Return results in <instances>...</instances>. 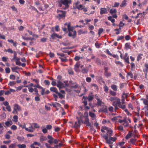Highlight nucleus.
<instances>
[{"label":"nucleus","mask_w":148,"mask_h":148,"mask_svg":"<svg viewBox=\"0 0 148 148\" xmlns=\"http://www.w3.org/2000/svg\"><path fill=\"white\" fill-rule=\"evenodd\" d=\"M58 3L59 7H62V9L66 10L69 7V4L71 3V0H60Z\"/></svg>","instance_id":"1"},{"label":"nucleus","mask_w":148,"mask_h":148,"mask_svg":"<svg viewBox=\"0 0 148 148\" xmlns=\"http://www.w3.org/2000/svg\"><path fill=\"white\" fill-rule=\"evenodd\" d=\"M116 100V101L113 102V106H117L123 109H125L126 108V106L125 105H122L121 104V102L120 99L118 98H117Z\"/></svg>","instance_id":"2"},{"label":"nucleus","mask_w":148,"mask_h":148,"mask_svg":"<svg viewBox=\"0 0 148 148\" xmlns=\"http://www.w3.org/2000/svg\"><path fill=\"white\" fill-rule=\"evenodd\" d=\"M57 12L58 13H60L58 14L57 16V18H58V17H60L59 18V19H60L63 18H64L66 16V12L62 10H57Z\"/></svg>","instance_id":"3"},{"label":"nucleus","mask_w":148,"mask_h":148,"mask_svg":"<svg viewBox=\"0 0 148 148\" xmlns=\"http://www.w3.org/2000/svg\"><path fill=\"white\" fill-rule=\"evenodd\" d=\"M57 82V86L59 88V90H60L61 88L65 87L64 84L60 81H58Z\"/></svg>","instance_id":"4"},{"label":"nucleus","mask_w":148,"mask_h":148,"mask_svg":"<svg viewBox=\"0 0 148 148\" xmlns=\"http://www.w3.org/2000/svg\"><path fill=\"white\" fill-rule=\"evenodd\" d=\"M108 134L107 135H104L102 137H103L106 141V143L109 145H111L113 143V142L109 139H108Z\"/></svg>","instance_id":"5"},{"label":"nucleus","mask_w":148,"mask_h":148,"mask_svg":"<svg viewBox=\"0 0 148 148\" xmlns=\"http://www.w3.org/2000/svg\"><path fill=\"white\" fill-rule=\"evenodd\" d=\"M73 34H72L70 32H69L68 33V36L70 37H72L73 39L75 38L76 36V32L74 30Z\"/></svg>","instance_id":"6"},{"label":"nucleus","mask_w":148,"mask_h":148,"mask_svg":"<svg viewBox=\"0 0 148 148\" xmlns=\"http://www.w3.org/2000/svg\"><path fill=\"white\" fill-rule=\"evenodd\" d=\"M108 111L107 108L106 106H104L101 108L100 109L99 111V112H107Z\"/></svg>","instance_id":"7"},{"label":"nucleus","mask_w":148,"mask_h":148,"mask_svg":"<svg viewBox=\"0 0 148 148\" xmlns=\"http://www.w3.org/2000/svg\"><path fill=\"white\" fill-rule=\"evenodd\" d=\"M51 37L53 39H54L55 37H57L59 38H61L62 37L61 36H59L56 33L52 34L51 35Z\"/></svg>","instance_id":"8"},{"label":"nucleus","mask_w":148,"mask_h":148,"mask_svg":"<svg viewBox=\"0 0 148 148\" xmlns=\"http://www.w3.org/2000/svg\"><path fill=\"white\" fill-rule=\"evenodd\" d=\"M47 138L48 139H49V140H48V143H49L50 144L53 143V141L54 140V139L51 136L48 135L47 136Z\"/></svg>","instance_id":"9"},{"label":"nucleus","mask_w":148,"mask_h":148,"mask_svg":"<svg viewBox=\"0 0 148 148\" xmlns=\"http://www.w3.org/2000/svg\"><path fill=\"white\" fill-rule=\"evenodd\" d=\"M67 28L68 29V31L69 32H70V31H71L73 32H74V31L73 30V27H71V23H69L67 26Z\"/></svg>","instance_id":"10"},{"label":"nucleus","mask_w":148,"mask_h":148,"mask_svg":"<svg viewBox=\"0 0 148 148\" xmlns=\"http://www.w3.org/2000/svg\"><path fill=\"white\" fill-rule=\"evenodd\" d=\"M50 93V91L47 90L45 92V89L44 88L43 90H42L41 91V94L42 95H47Z\"/></svg>","instance_id":"11"},{"label":"nucleus","mask_w":148,"mask_h":148,"mask_svg":"<svg viewBox=\"0 0 148 148\" xmlns=\"http://www.w3.org/2000/svg\"><path fill=\"white\" fill-rule=\"evenodd\" d=\"M83 98L85 99V100L86 99H88L89 101L92 100L94 98L93 95L89 96L88 97H85L84 96Z\"/></svg>","instance_id":"12"},{"label":"nucleus","mask_w":148,"mask_h":148,"mask_svg":"<svg viewBox=\"0 0 148 148\" xmlns=\"http://www.w3.org/2000/svg\"><path fill=\"white\" fill-rule=\"evenodd\" d=\"M50 90L51 91L57 93H58V90L56 87H52L50 88Z\"/></svg>","instance_id":"13"},{"label":"nucleus","mask_w":148,"mask_h":148,"mask_svg":"<svg viewBox=\"0 0 148 148\" xmlns=\"http://www.w3.org/2000/svg\"><path fill=\"white\" fill-rule=\"evenodd\" d=\"M107 131L108 134H106V135H107V134H108V135L109 134V137H110V136H111L112 133L113 132L112 130L111 129H110L109 130H107Z\"/></svg>","instance_id":"14"},{"label":"nucleus","mask_w":148,"mask_h":148,"mask_svg":"<svg viewBox=\"0 0 148 148\" xmlns=\"http://www.w3.org/2000/svg\"><path fill=\"white\" fill-rule=\"evenodd\" d=\"M89 70V69L88 67H86L82 69V72L83 73H87Z\"/></svg>","instance_id":"15"},{"label":"nucleus","mask_w":148,"mask_h":148,"mask_svg":"<svg viewBox=\"0 0 148 148\" xmlns=\"http://www.w3.org/2000/svg\"><path fill=\"white\" fill-rule=\"evenodd\" d=\"M47 140V138L46 136H41L40 138V142H42L43 141L46 140Z\"/></svg>","instance_id":"16"},{"label":"nucleus","mask_w":148,"mask_h":148,"mask_svg":"<svg viewBox=\"0 0 148 148\" xmlns=\"http://www.w3.org/2000/svg\"><path fill=\"white\" fill-rule=\"evenodd\" d=\"M107 12V10L106 8H101L100 9V13L101 14H105Z\"/></svg>","instance_id":"17"},{"label":"nucleus","mask_w":148,"mask_h":148,"mask_svg":"<svg viewBox=\"0 0 148 148\" xmlns=\"http://www.w3.org/2000/svg\"><path fill=\"white\" fill-rule=\"evenodd\" d=\"M132 135L133 134L132 133H130V132H129L128 134L125 136L126 139H128L129 138H130Z\"/></svg>","instance_id":"18"},{"label":"nucleus","mask_w":148,"mask_h":148,"mask_svg":"<svg viewBox=\"0 0 148 148\" xmlns=\"http://www.w3.org/2000/svg\"><path fill=\"white\" fill-rule=\"evenodd\" d=\"M141 100H143V103L146 106H148V100L143 98H142Z\"/></svg>","instance_id":"19"},{"label":"nucleus","mask_w":148,"mask_h":148,"mask_svg":"<svg viewBox=\"0 0 148 148\" xmlns=\"http://www.w3.org/2000/svg\"><path fill=\"white\" fill-rule=\"evenodd\" d=\"M97 99V105L98 106H101L102 104H104V103L101 101L99 99Z\"/></svg>","instance_id":"20"},{"label":"nucleus","mask_w":148,"mask_h":148,"mask_svg":"<svg viewBox=\"0 0 148 148\" xmlns=\"http://www.w3.org/2000/svg\"><path fill=\"white\" fill-rule=\"evenodd\" d=\"M111 88L114 91H116L117 90V86L113 84L111 86Z\"/></svg>","instance_id":"21"},{"label":"nucleus","mask_w":148,"mask_h":148,"mask_svg":"<svg viewBox=\"0 0 148 148\" xmlns=\"http://www.w3.org/2000/svg\"><path fill=\"white\" fill-rule=\"evenodd\" d=\"M127 1L126 0H124L121 4L120 5V6L121 7H123L126 6L127 3L126 2Z\"/></svg>","instance_id":"22"},{"label":"nucleus","mask_w":148,"mask_h":148,"mask_svg":"<svg viewBox=\"0 0 148 148\" xmlns=\"http://www.w3.org/2000/svg\"><path fill=\"white\" fill-rule=\"evenodd\" d=\"M17 146L19 148H26V145L25 144L22 145L18 144V145Z\"/></svg>","instance_id":"23"},{"label":"nucleus","mask_w":148,"mask_h":148,"mask_svg":"<svg viewBox=\"0 0 148 148\" xmlns=\"http://www.w3.org/2000/svg\"><path fill=\"white\" fill-rule=\"evenodd\" d=\"M59 58L61 59L62 62H66L68 61V60L66 58V57L63 58L59 57Z\"/></svg>","instance_id":"24"},{"label":"nucleus","mask_w":148,"mask_h":148,"mask_svg":"<svg viewBox=\"0 0 148 148\" xmlns=\"http://www.w3.org/2000/svg\"><path fill=\"white\" fill-rule=\"evenodd\" d=\"M29 86H19L17 88L16 91L21 90L22 88L23 87H28Z\"/></svg>","instance_id":"25"},{"label":"nucleus","mask_w":148,"mask_h":148,"mask_svg":"<svg viewBox=\"0 0 148 148\" xmlns=\"http://www.w3.org/2000/svg\"><path fill=\"white\" fill-rule=\"evenodd\" d=\"M108 20L111 21V22L113 23L115 21V20L114 18H112V16H109L108 18Z\"/></svg>","instance_id":"26"},{"label":"nucleus","mask_w":148,"mask_h":148,"mask_svg":"<svg viewBox=\"0 0 148 148\" xmlns=\"http://www.w3.org/2000/svg\"><path fill=\"white\" fill-rule=\"evenodd\" d=\"M56 94H58V95L59 96V98L61 99H62V98H64V96L58 92V93Z\"/></svg>","instance_id":"27"},{"label":"nucleus","mask_w":148,"mask_h":148,"mask_svg":"<svg viewBox=\"0 0 148 148\" xmlns=\"http://www.w3.org/2000/svg\"><path fill=\"white\" fill-rule=\"evenodd\" d=\"M117 12V10L116 9H114V10H112L111 9L110 10V13L111 14H114V13H116Z\"/></svg>","instance_id":"28"},{"label":"nucleus","mask_w":148,"mask_h":148,"mask_svg":"<svg viewBox=\"0 0 148 148\" xmlns=\"http://www.w3.org/2000/svg\"><path fill=\"white\" fill-rule=\"evenodd\" d=\"M16 138L19 141H21L23 140L24 139V138L23 137H21L18 136H17Z\"/></svg>","instance_id":"29"},{"label":"nucleus","mask_w":148,"mask_h":148,"mask_svg":"<svg viewBox=\"0 0 148 148\" xmlns=\"http://www.w3.org/2000/svg\"><path fill=\"white\" fill-rule=\"evenodd\" d=\"M16 84V82L15 81H12V82H10V83H9L8 85H10L11 86H12L14 85H15Z\"/></svg>","instance_id":"30"},{"label":"nucleus","mask_w":148,"mask_h":148,"mask_svg":"<svg viewBox=\"0 0 148 148\" xmlns=\"http://www.w3.org/2000/svg\"><path fill=\"white\" fill-rule=\"evenodd\" d=\"M14 107H16V109H17L18 111H20L21 110V108L20 106L17 104H15L14 105Z\"/></svg>","instance_id":"31"},{"label":"nucleus","mask_w":148,"mask_h":148,"mask_svg":"<svg viewBox=\"0 0 148 148\" xmlns=\"http://www.w3.org/2000/svg\"><path fill=\"white\" fill-rule=\"evenodd\" d=\"M80 124L77 123V122H75V124L74 126V127L78 128L80 127Z\"/></svg>","instance_id":"32"},{"label":"nucleus","mask_w":148,"mask_h":148,"mask_svg":"<svg viewBox=\"0 0 148 148\" xmlns=\"http://www.w3.org/2000/svg\"><path fill=\"white\" fill-rule=\"evenodd\" d=\"M109 139L111 141L114 142L116 140L117 138L116 137H113L111 136H110V137Z\"/></svg>","instance_id":"33"},{"label":"nucleus","mask_w":148,"mask_h":148,"mask_svg":"<svg viewBox=\"0 0 148 148\" xmlns=\"http://www.w3.org/2000/svg\"><path fill=\"white\" fill-rule=\"evenodd\" d=\"M47 38H46L43 37L41 38L40 40V41L41 42H45L47 41Z\"/></svg>","instance_id":"34"},{"label":"nucleus","mask_w":148,"mask_h":148,"mask_svg":"<svg viewBox=\"0 0 148 148\" xmlns=\"http://www.w3.org/2000/svg\"><path fill=\"white\" fill-rule=\"evenodd\" d=\"M110 94L113 96H115L116 95V94L115 92L112 91L111 90H110Z\"/></svg>","instance_id":"35"},{"label":"nucleus","mask_w":148,"mask_h":148,"mask_svg":"<svg viewBox=\"0 0 148 148\" xmlns=\"http://www.w3.org/2000/svg\"><path fill=\"white\" fill-rule=\"evenodd\" d=\"M32 124L34 125V128H40V126L38 125L37 123H33Z\"/></svg>","instance_id":"36"},{"label":"nucleus","mask_w":148,"mask_h":148,"mask_svg":"<svg viewBox=\"0 0 148 148\" xmlns=\"http://www.w3.org/2000/svg\"><path fill=\"white\" fill-rule=\"evenodd\" d=\"M136 140V139L132 138L130 140V142L132 144L134 145Z\"/></svg>","instance_id":"37"},{"label":"nucleus","mask_w":148,"mask_h":148,"mask_svg":"<svg viewBox=\"0 0 148 148\" xmlns=\"http://www.w3.org/2000/svg\"><path fill=\"white\" fill-rule=\"evenodd\" d=\"M125 47L126 49H130L131 47L130 44L128 43H127L125 44Z\"/></svg>","instance_id":"38"},{"label":"nucleus","mask_w":148,"mask_h":148,"mask_svg":"<svg viewBox=\"0 0 148 148\" xmlns=\"http://www.w3.org/2000/svg\"><path fill=\"white\" fill-rule=\"evenodd\" d=\"M127 74V76H130L131 78H133V74L131 71H130Z\"/></svg>","instance_id":"39"},{"label":"nucleus","mask_w":148,"mask_h":148,"mask_svg":"<svg viewBox=\"0 0 148 148\" xmlns=\"http://www.w3.org/2000/svg\"><path fill=\"white\" fill-rule=\"evenodd\" d=\"M96 62L97 64L100 65H101L100 60L99 58H97L96 59Z\"/></svg>","instance_id":"40"},{"label":"nucleus","mask_w":148,"mask_h":148,"mask_svg":"<svg viewBox=\"0 0 148 148\" xmlns=\"http://www.w3.org/2000/svg\"><path fill=\"white\" fill-rule=\"evenodd\" d=\"M44 83L45 85H49L50 84V82L48 80H45L44 81Z\"/></svg>","instance_id":"41"},{"label":"nucleus","mask_w":148,"mask_h":148,"mask_svg":"<svg viewBox=\"0 0 148 148\" xmlns=\"http://www.w3.org/2000/svg\"><path fill=\"white\" fill-rule=\"evenodd\" d=\"M103 31V28H100L98 30V34L100 35Z\"/></svg>","instance_id":"42"},{"label":"nucleus","mask_w":148,"mask_h":148,"mask_svg":"<svg viewBox=\"0 0 148 148\" xmlns=\"http://www.w3.org/2000/svg\"><path fill=\"white\" fill-rule=\"evenodd\" d=\"M89 114L90 116L92 118H94L95 116V114L91 112H89Z\"/></svg>","instance_id":"43"},{"label":"nucleus","mask_w":148,"mask_h":148,"mask_svg":"<svg viewBox=\"0 0 148 148\" xmlns=\"http://www.w3.org/2000/svg\"><path fill=\"white\" fill-rule=\"evenodd\" d=\"M119 117L121 118V117L120 116H115V117H114L113 118H112L111 119V120L113 121H115L117 120V118Z\"/></svg>","instance_id":"44"},{"label":"nucleus","mask_w":148,"mask_h":148,"mask_svg":"<svg viewBox=\"0 0 148 148\" xmlns=\"http://www.w3.org/2000/svg\"><path fill=\"white\" fill-rule=\"evenodd\" d=\"M89 122V119L88 118L86 117L85 118L84 122H83V123H84L85 124L86 123H88Z\"/></svg>","instance_id":"45"},{"label":"nucleus","mask_w":148,"mask_h":148,"mask_svg":"<svg viewBox=\"0 0 148 148\" xmlns=\"http://www.w3.org/2000/svg\"><path fill=\"white\" fill-rule=\"evenodd\" d=\"M143 55L142 54H140L139 55H138L137 58V60L138 61H139L142 58V57H141V56Z\"/></svg>","instance_id":"46"},{"label":"nucleus","mask_w":148,"mask_h":148,"mask_svg":"<svg viewBox=\"0 0 148 148\" xmlns=\"http://www.w3.org/2000/svg\"><path fill=\"white\" fill-rule=\"evenodd\" d=\"M74 69L75 71H76V72H79L80 71L79 68L78 67H77L75 66H74Z\"/></svg>","instance_id":"47"},{"label":"nucleus","mask_w":148,"mask_h":148,"mask_svg":"<svg viewBox=\"0 0 148 148\" xmlns=\"http://www.w3.org/2000/svg\"><path fill=\"white\" fill-rule=\"evenodd\" d=\"M52 127V126L51 125H48L46 126V128L47 129L50 130L51 129Z\"/></svg>","instance_id":"48"},{"label":"nucleus","mask_w":148,"mask_h":148,"mask_svg":"<svg viewBox=\"0 0 148 148\" xmlns=\"http://www.w3.org/2000/svg\"><path fill=\"white\" fill-rule=\"evenodd\" d=\"M15 145L14 144H12L10 145L9 146V148H15Z\"/></svg>","instance_id":"49"},{"label":"nucleus","mask_w":148,"mask_h":148,"mask_svg":"<svg viewBox=\"0 0 148 148\" xmlns=\"http://www.w3.org/2000/svg\"><path fill=\"white\" fill-rule=\"evenodd\" d=\"M11 69L13 71H14V70H15L19 69V68L18 66H16L14 67H11Z\"/></svg>","instance_id":"50"},{"label":"nucleus","mask_w":148,"mask_h":148,"mask_svg":"<svg viewBox=\"0 0 148 148\" xmlns=\"http://www.w3.org/2000/svg\"><path fill=\"white\" fill-rule=\"evenodd\" d=\"M10 78L13 80H15V76L13 75H11L10 76Z\"/></svg>","instance_id":"51"},{"label":"nucleus","mask_w":148,"mask_h":148,"mask_svg":"<svg viewBox=\"0 0 148 148\" xmlns=\"http://www.w3.org/2000/svg\"><path fill=\"white\" fill-rule=\"evenodd\" d=\"M5 72L7 73H9L10 72V69L9 68H6L5 69Z\"/></svg>","instance_id":"52"},{"label":"nucleus","mask_w":148,"mask_h":148,"mask_svg":"<svg viewBox=\"0 0 148 148\" xmlns=\"http://www.w3.org/2000/svg\"><path fill=\"white\" fill-rule=\"evenodd\" d=\"M104 91H105V92H106L107 93L108 90V88L107 86H105L104 87Z\"/></svg>","instance_id":"53"},{"label":"nucleus","mask_w":148,"mask_h":148,"mask_svg":"<svg viewBox=\"0 0 148 148\" xmlns=\"http://www.w3.org/2000/svg\"><path fill=\"white\" fill-rule=\"evenodd\" d=\"M6 108L8 112H10L11 111V107L10 106H7Z\"/></svg>","instance_id":"54"},{"label":"nucleus","mask_w":148,"mask_h":148,"mask_svg":"<svg viewBox=\"0 0 148 148\" xmlns=\"http://www.w3.org/2000/svg\"><path fill=\"white\" fill-rule=\"evenodd\" d=\"M80 64L79 62H77L75 64L74 66L79 68Z\"/></svg>","instance_id":"55"},{"label":"nucleus","mask_w":148,"mask_h":148,"mask_svg":"<svg viewBox=\"0 0 148 148\" xmlns=\"http://www.w3.org/2000/svg\"><path fill=\"white\" fill-rule=\"evenodd\" d=\"M34 90L35 92H36V95H39V94L38 93V90L36 88H35L34 89Z\"/></svg>","instance_id":"56"},{"label":"nucleus","mask_w":148,"mask_h":148,"mask_svg":"<svg viewBox=\"0 0 148 148\" xmlns=\"http://www.w3.org/2000/svg\"><path fill=\"white\" fill-rule=\"evenodd\" d=\"M11 129L12 130H16L17 129V127L15 125H12L11 127Z\"/></svg>","instance_id":"57"},{"label":"nucleus","mask_w":148,"mask_h":148,"mask_svg":"<svg viewBox=\"0 0 148 148\" xmlns=\"http://www.w3.org/2000/svg\"><path fill=\"white\" fill-rule=\"evenodd\" d=\"M11 142V141L10 140L8 141H3V143L4 144H8L10 143Z\"/></svg>","instance_id":"58"},{"label":"nucleus","mask_w":148,"mask_h":148,"mask_svg":"<svg viewBox=\"0 0 148 148\" xmlns=\"http://www.w3.org/2000/svg\"><path fill=\"white\" fill-rule=\"evenodd\" d=\"M83 5L82 4H80L79 5H78V6H76V8L77 9H82L83 7Z\"/></svg>","instance_id":"59"},{"label":"nucleus","mask_w":148,"mask_h":148,"mask_svg":"<svg viewBox=\"0 0 148 148\" xmlns=\"http://www.w3.org/2000/svg\"><path fill=\"white\" fill-rule=\"evenodd\" d=\"M59 140L57 139H54L53 140V143H54L55 144H57L58 143Z\"/></svg>","instance_id":"60"},{"label":"nucleus","mask_w":148,"mask_h":148,"mask_svg":"<svg viewBox=\"0 0 148 148\" xmlns=\"http://www.w3.org/2000/svg\"><path fill=\"white\" fill-rule=\"evenodd\" d=\"M119 5V3L116 2L114 4V5L113 6L114 7H118Z\"/></svg>","instance_id":"61"},{"label":"nucleus","mask_w":148,"mask_h":148,"mask_svg":"<svg viewBox=\"0 0 148 148\" xmlns=\"http://www.w3.org/2000/svg\"><path fill=\"white\" fill-rule=\"evenodd\" d=\"M51 84L53 86H57L56 82L55 81H52L51 82Z\"/></svg>","instance_id":"62"},{"label":"nucleus","mask_w":148,"mask_h":148,"mask_svg":"<svg viewBox=\"0 0 148 148\" xmlns=\"http://www.w3.org/2000/svg\"><path fill=\"white\" fill-rule=\"evenodd\" d=\"M117 98H118L117 97H111L110 99L109 100L111 101H113L114 100H116L117 99Z\"/></svg>","instance_id":"63"},{"label":"nucleus","mask_w":148,"mask_h":148,"mask_svg":"<svg viewBox=\"0 0 148 148\" xmlns=\"http://www.w3.org/2000/svg\"><path fill=\"white\" fill-rule=\"evenodd\" d=\"M124 59L125 62H127L128 64L130 63V62H129V58L128 57H127V58H124Z\"/></svg>","instance_id":"64"}]
</instances>
